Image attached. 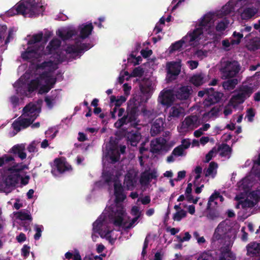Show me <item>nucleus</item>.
Listing matches in <instances>:
<instances>
[{"mask_svg":"<svg viewBox=\"0 0 260 260\" xmlns=\"http://www.w3.org/2000/svg\"><path fill=\"white\" fill-rule=\"evenodd\" d=\"M52 31L44 29L28 39V45L26 50L22 53V58L33 63H37L46 56L49 58L40 64H37L31 73L26 72L14 84L17 95L11 97L10 101L14 106L19 104L22 97L30 96L36 89L42 94L48 92L56 83V71L58 64L67 59L63 52H59L60 41L56 38L52 40L45 49V44L52 36Z\"/></svg>","mask_w":260,"mask_h":260,"instance_id":"nucleus-1","label":"nucleus"},{"mask_svg":"<svg viewBox=\"0 0 260 260\" xmlns=\"http://www.w3.org/2000/svg\"><path fill=\"white\" fill-rule=\"evenodd\" d=\"M121 173L115 171H104L103 179L109 186H113L115 201L106 208L103 213L93 223V231L98 232L102 238L111 244L117 238L118 232L113 230L111 225L120 226L124 220V210L121 202L125 199L120 178Z\"/></svg>","mask_w":260,"mask_h":260,"instance_id":"nucleus-2","label":"nucleus"},{"mask_svg":"<svg viewBox=\"0 0 260 260\" xmlns=\"http://www.w3.org/2000/svg\"><path fill=\"white\" fill-rule=\"evenodd\" d=\"M93 26L91 23L87 22L78 26L79 34L77 35L75 28L72 26L62 27L58 29L56 35L62 40H67L73 36H76L71 43L68 44L64 48L66 54L69 57L76 58L80 56V54L89 49L92 46L83 43L84 40L91 34Z\"/></svg>","mask_w":260,"mask_h":260,"instance_id":"nucleus-3","label":"nucleus"},{"mask_svg":"<svg viewBox=\"0 0 260 260\" xmlns=\"http://www.w3.org/2000/svg\"><path fill=\"white\" fill-rule=\"evenodd\" d=\"M219 13H207L198 20L195 29L200 34L202 43L204 45L207 43L214 41L224 34V31L228 27L230 21L224 18L221 19Z\"/></svg>","mask_w":260,"mask_h":260,"instance_id":"nucleus-4","label":"nucleus"},{"mask_svg":"<svg viewBox=\"0 0 260 260\" xmlns=\"http://www.w3.org/2000/svg\"><path fill=\"white\" fill-rule=\"evenodd\" d=\"M156 84V80L154 77L147 79L143 82L140 85L142 94L141 97L136 96L129 101L127 110V115L126 117L122 118L115 123L116 127H120L126 123L127 119L130 122H132L136 120L138 116L141 114L145 116L147 114L145 107L142 103H146L150 98L155 90Z\"/></svg>","mask_w":260,"mask_h":260,"instance_id":"nucleus-5","label":"nucleus"},{"mask_svg":"<svg viewBox=\"0 0 260 260\" xmlns=\"http://www.w3.org/2000/svg\"><path fill=\"white\" fill-rule=\"evenodd\" d=\"M235 236V231L231 229L228 222L226 221L221 222L215 229L211 238V243L216 246L219 245H225L221 248V254L219 260H234L235 255L230 250L232 239Z\"/></svg>","mask_w":260,"mask_h":260,"instance_id":"nucleus-6","label":"nucleus"},{"mask_svg":"<svg viewBox=\"0 0 260 260\" xmlns=\"http://www.w3.org/2000/svg\"><path fill=\"white\" fill-rule=\"evenodd\" d=\"M29 162L15 163L3 173L0 172V192L8 194L13 190L19 182L18 173L29 169Z\"/></svg>","mask_w":260,"mask_h":260,"instance_id":"nucleus-7","label":"nucleus"},{"mask_svg":"<svg viewBox=\"0 0 260 260\" xmlns=\"http://www.w3.org/2000/svg\"><path fill=\"white\" fill-rule=\"evenodd\" d=\"M45 10L44 0H21L7 12L8 16L21 14L25 17H36Z\"/></svg>","mask_w":260,"mask_h":260,"instance_id":"nucleus-8","label":"nucleus"},{"mask_svg":"<svg viewBox=\"0 0 260 260\" xmlns=\"http://www.w3.org/2000/svg\"><path fill=\"white\" fill-rule=\"evenodd\" d=\"M41 110V102L30 103L22 110L21 116L12 124V127L16 131L14 136L21 129L30 125L38 116Z\"/></svg>","mask_w":260,"mask_h":260,"instance_id":"nucleus-9","label":"nucleus"},{"mask_svg":"<svg viewBox=\"0 0 260 260\" xmlns=\"http://www.w3.org/2000/svg\"><path fill=\"white\" fill-rule=\"evenodd\" d=\"M253 161L254 165L251 172L237 183V192L235 198L236 201L243 199L247 194L249 187L260 180V154Z\"/></svg>","mask_w":260,"mask_h":260,"instance_id":"nucleus-10","label":"nucleus"},{"mask_svg":"<svg viewBox=\"0 0 260 260\" xmlns=\"http://www.w3.org/2000/svg\"><path fill=\"white\" fill-rule=\"evenodd\" d=\"M195 28L190 30L185 36L182 38L180 41H177L172 44L167 51V53L171 54L176 51H180L184 47L187 46L197 47L199 45H203L201 42L202 39L200 34H198Z\"/></svg>","mask_w":260,"mask_h":260,"instance_id":"nucleus-11","label":"nucleus"},{"mask_svg":"<svg viewBox=\"0 0 260 260\" xmlns=\"http://www.w3.org/2000/svg\"><path fill=\"white\" fill-rule=\"evenodd\" d=\"M253 91V86L251 84L243 83L235 91V95L231 99V103L234 106L243 103Z\"/></svg>","mask_w":260,"mask_h":260,"instance_id":"nucleus-12","label":"nucleus"},{"mask_svg":"<svg viewBox=\"0 0 260 260\" xmlns=\"http://www.w3.org/2000/svg\"><path fill=\"white\" fill-rule=\"evenodd\" d=\"M201 124L200 120L196 115L189 116L182 121L177 126L178 132L181 135H185Z\"/></svg>","mask_w":260,"mask_h":260,"instance_id":"nucleus-13","label":"nucleus"},{"mask_svg":"<svg viewBox=\"0 0 260 260\" xmlns=\"http://www.w3.org/2000/svg\"><path fill=\"white\" fill-rule=\"evenodd\" d=\"M241 70L239 63L236 61L224 62L220 69L223 79L233 78L236 76Z\"/></svg>","mask_w":260,"mask_h":260,"instance_id":"nucleus-14","label":"nucleus"},{"mask_svg":"<svg viewBox=\"0 0 260 260\" xmlns=\"http://www.w3.org/2000/svg\"><path fill=\"white\" fill-rule=\"evenodd\" d=\"M256 0H238L237 4L242 6L238 12L242 19H248L253 16L257 12V9L253 7H249L250 4H254Z\"/></svg>","mask_w":260,"mask_h":260,"instance_id":"nucleus-15","label":"nucleus"},{"mask_svg":"<svg viewBox=\"0 0 260 260\" xmlns=\"http://www.w3.org/2000/svg\"><path fill=\"white\" fill-rule=\"evenodd\" d=\"M260 199V190H257L250 192L244 201H240L236 205L237 208L247 210L253 207Z\"/></svg>","mask_w":260,"mask_h":260,"instance_id":"nucleus-16","label":"nucleus"},{"mask_svg":"<svg viewBox=\"0 0 260 260\" xmlns=\"http://www.w3.org/2000/svg\"><path fill=\"white\" fill-rule=\"evenodd\" d=\"M71 170V166L67 162L64 158H61L54 160L52 166L51 173L54 176H58L62 173Z\"/></svg>","mask_w":260,"mask_h":260,"instance_id":"nucleus-17","label":"nucleus"},{"mask_svg":"<svg viewBox=\"0 0 260 260\" xmlns=\"http://www.w3.org/2000/svg\"><path fill=\"white\" fill-rule=\"evenodd\" d=\"M120 152L118 148L115 146H111L110 144L106 145V149L104 152L103 164L105 166L106 161L110 160L115 162L119 160Z\"/></svg>","mask_w":260,"mask_h":260,"instance_id":"nucleus-18","label":"nucleus"},{"mask_svg":"<svg viewBox=\"0 0 260 260\" xmlns=\"http://www.w3.org/2000/svg\"><path fill=\"white\" fill-rule=\"evenodd\" d=\"M167 70V79L171 81L176 79L181 70V61L168 62L166 64Z\"/></svg>","mask_w":260,"mask_h":260,"instance_id":"nucleus-19","label":"nucleus"},{"mask_svg":"<svg viewBox=\"0 0 260 260\" xmlns=\"http://www.w3.org/2000/svg\"><path fill=\"white\" fill-rule=\"evenodd\" d=\"M175 96L172 90L164 89L159 93L158 97V103L169 107L172 105L175 101Z\"/></svg>","mask_w":260,"mask_h":260,"instance_id":"nucleus-20","label":"nucleus"},{"mask_svg":"<svg viewBox=\"0 0 260 260\" xmlns=\"http://www.w3.org/2000/svg\"><path fill=\"white\" fill-rule=\"evenodd\" d=\"M138 180V171L134 169H130L125 176L124 184L127 189H132L136 186Z\"/></svg>","mask_w":260,"mask_h":260,"instance_id":"nucleus-21","label":"nucleus"},{"mask_svg":"<svg viewBox=\"0 0 260 260\" xmlns=\"http://www.w3.org/2000/svg\"><path fill=\"white\" fill-rule=\"evenodd\" d=\"M169 149L166 140L163 138H157L151 142V150L153 153L166 152Z\"/></svg>","mask_w":260,"mask_h":260,"instance_id":"nucleus-22","label":"nucleus"},{"mask_svg":"<svg viewBox=\"0 0 260 260\" xmlns=\"http://www.w3.org/2000/svg\"><path fill=\"white\" fill-rule=\"evenodd\" d=\"M222 93L219 92H215L212 88L207 90V97L204 102L205 106H208L211 104L218 102L222 96Z\"/></svg>","mask_w":260,"mask_h":260,"instance_id":"nucleus-23","label":"nucleus"},{"mask_svg":"<svg viewBox=\"0 0 260 260\" xmlns=\"http://www.w3.org/2000/svg\"><path fill=\"white\" fill-rule=\"evenodd\" d=\"M5 25H0V41L4 40L6 37L5 41V44L7 45L13 39L14 36L17 29L15 27H10L8 30Z\"/></svg>","mask_w":260,"mask_h":260,"instance_id":"nucleus-24","label":"nucleus"},{"mask_svg":"<svg viewBox=\"0 0 260 260\" xmlns=\"http://www.w3.org/2000/svg\"><path fill=\"white\" fill-rule=\"evenodd\" d=\"M131 213L133 215L135 216V217L132 220L128 225H126L127 217L124 213L125 217L120 225H123V226L125 228H131L133 226V225L137 221L138 218L140 216L141 211L137 206H134L132 209Z\"/></svg>","mask_w":260,"mask_h":260,"instance_id":"nucleus-25","label":"nucleus"},{"mask_svg":"<svg viewBox=\"0 0 260 260\" xmlns=\"http://www.w3.org/2000/svg\"><path fill=\"white\" fill-rule=\"evenodd\" d=\"M247 255L251 256H258L260 255V243L252 242L249 243L246 247Z\"/></svg>","mask_w":260,"mask_h":260,"instance_id":"nucleus-26","label":"nucleus"},{"mask_svg":"<svg viewBox=\"0 0 260 260\" xmlns=\"http://www.w3.org/2000/svg\"><path fill=\"white\" fill-rule=\"evenodd\" d=\"M25 144H16L12 147L10 149V152L13 154H17L21 160H23L26 158L27 156L25 152Z\"/></svg>","mask_w":260,"mask_h":260,"instance_id":"nucleus-27","label":"nucleus"},{"mask_svg":"<svg viewBox=\"0 0 260 260\" xmlns=\"http://www.w3.org/2000/svg\"><path fill=\"white\" fill-rule=\"evenodd\" d=\"M234 6L235 3L233 1H231L223 6L220 10L215 12H210L209 13H219L220 14V17L222 18L234 10Z\"/></svg>","mask_w":260,"mask_h":260,"instance_id":"nucleus-28","label":"nucleus"},{"mask_svg":"<svg viewBox=\"0 0 260 260\" xmlns=\"http://www.w3.org/2000/svg\"><path fill=\"white\" fill-rule=\"evenodd\" d=\"M220 109L219 107L215 106L213 107L209 111L205 112L203 115V121L212 120L219 116Z\"/></svg>","mask_w":260,"mask_h":260,"instance_id":"nucleus-29","label":"nucleus"},{"mask_svg":"<svg viewBox=\"0 0 260 260\" xmlns=\"http://www.w3.org/2000/svg\"><path fill=\"white\" fill-rule=\"evenodd\" d=\"M164 121L161 118L156 119L153 123L150 133L152 136H155L164 129Z\"/></svg>","mask_w":260,"mask_h":260,"instance_id":"nucleus-30","label":"nucleus"},{"mask_svg":"<svg viewBox=\"0 0 260 260\" xmlns=\"http://www.w3.org/2000/svg\"><path fill=\"white\" fill-rule=\"evenodd\" d=\"M184 113V109L180 106H174L170 109L168 119L169 121H171L172 119L177 118L181 115H183Z\"/></svg>","mask_w":260,"mask_h":260,"instance_id":"nucleus-31","label":"nucleus"},{"mask_svg":"<svg viewBox=\"0 0 260 260\" xmlns=\"http://www.w3.org/2000/svg\"><path fill=\"white\" fill-rule=\"evenodd\" d=\"M128 142L132 146H136L140 140L141 136L137 130H132L129 132L126 135Z\"/></svg>","mask_w":260,"mask_h":260,"instance_id":"nucleus-32","label":"nucleus"},{"mask_svg":"<svg viewBox=\"0 0 260 260\" xmlns=\"http://www.w3.org/2000/svg\"><path fill=\"white\" fill-rule=\"evenodd\" d=\"M207 77L203 73L193 75L190 79V82L195 86H200L206 82Z\"/></svg>","mask_w":260,"mask_h":260,"instance_id":"nucleus-33","label":"nucleus"},{"mask_svg":"<svg viewBox=\"0 0 260 260\" xmlns=\"http://www.w3.org/2000/svg\"><path fill=\"white\" fill-rule=\"evenodd\" d=\"M157 173L155 171H147L144 172L140 179V182L142 184H146L152 179L156 178Z\"/></svg>","mask_w":260,"mask_h":260,"instance_id":"nucleus-34","label":"nucleus"},{"mask_svg":"<svg viewBox=\"0 0 260 260\" xmlns=\"http://www.w3.org/2000/svg\"><path fill=\"white\" fill-rule=\"evenodd\" d=\"M202 173V168L200 166L196 167L190 175V179H193L194 186L199 185L201 181V175Z\"/></svg>","mask_w":260,"mask_h":260,"instance_id":"nucleus-35","label":"nucleus"},{"mask_svg":"<svg viewBox=\"0 0 260 260\" xmlns=\"http://www.w3.org/2000/svg\"><path fill=\"white\" fill-rule=\"evenodd\" d=\"M127 99V97L124 95H121L116 97L114 95H111L110 97V105L112 106L113 105L116 107L121 106L124 103Z\"/></svg>","mask_w":260,"mask_h":260,"instance_id":"nucleus-36","label":"nucleus"},{"mask_svg":"<svg viewBox=\"0 0 260 260\" xmlns=\"http://www.w3.org/2000/svg\"><path fill=\"white\" fill-rule=\"evenodd\" d=\"M181 204L176 205L174 206V208L177 211L173 215V219L174 220L179 221H180L183 218L186 216V212L183 210L181 209L182 207Z\"/></svg>","mask_w":260,"mask_h":260,"instance_id":"nucleus-37","label":"nucleus"},{"mask_svg":"<svg viewBox=\"0 0 260 260\" xmlns=\"http://www.w3.org/2000/svg\"><path fill=\"white\" fill-rule=\"evenodd\" d=\"M191 88L189 86H183L177 92L176 97L181 100L186 99L190 93Z\"/></svg>","mask_w":260,"mask_h":260,"instance_id":"nucleus-38","label":"nucleus"},{"mask_svg":"<svg viewBox=\"0 0 260 260\" xmlns=\"http://www.w3.org/2000/svg\"><path fill=\"white\" fill-rule=\"evenodd\" d=\"M59 99V96L56 91L52 95L46 97L45 98V102L47 107L51 108L56 103Z\"/></svg>","mask_w":260,"mask_h":260,"instance_id":"nucleus-39","label":"nucleus"},{"mask_svg":"<svg viewBox=\"0 0 260 260\" xmlns=\"http://www.w3.org/2000/svg\"><path fill=\"white\" fill-rule=\"evenodd\" d=\"M218 201L222 202L223 201V198L220 196L218 192L215 191L209 198L208 203V207L210 208L212 206L213 203H214L215 205L217 204Z\"/></svg>","mask_w":260,"mask_h":260,"instance_id":"nucleus-40","label":"nucleus"},{"mask_svg":"<svg viewBox=\"0 0 260 260\" xmlns=\"http://www.w3.org/2000/svg\"><path fill=\"white\" fill-rule=\"evenodd\" d=\"M220 155L221 156L229 158L231 153V148L226 144H221L217 148Z\"/></svg>","mask_w":260,"mask_h":260,"instance_id":"nucleus-41","label":"nucleus"},{"mask_svg":"<svg viewBox=\"0 0 260 260\" xmlns=\"http://www.w3.org/2000/svg\"><path fill=\"white\" fill-rule=\"evenodd\" d=\"M247 48L250 50H255L260 48V39L254 38L250 40L246 45Z\"/></svg>","mask_w":260,"mask_h":260,"instance_id":"nucleus-42","label":"nucleus"},{"mask_svg":"<svg viewBox=\"0 0 260 260\" xmlns=\"http://www.w3.org/2000/svg\"><path fill=\"white\" fill-rule=\"evenodd\" d=\"M192 185L191 183H189L188 184L185 190V194L186 198L188 202L196 204L198 201L199 198H197L196 199H193V197L192 196L191 194L192 192Z\"/></svg>","mask_w":260,"mask_h":260,"instance_id":"nucleus-43","label":"nucleus"},{"mask_svg":"<svg viewBox=\"0 0 260 260\" xmlns=\"http://www.w3.org/2000/svg\"><path fill=\"white\" fill-rule=\"evenodd\" d=\"M217 164L212 162L210 164L208 168L207 169L205 175L206 176L214 178L217 173Z\"/></svg>","mask_w":260,"mask_h":260,"instance_id":"nucleus-44","label":"nucleus"},{"mask_svg":"<svg viewBox=\"0 0 260 260\" xmlns=\"http://www.w3.org/2000/svg\"><path fill=\"white\" fill-rule=\"evenodd\" d=\"M238 83V81L237 79H233L224 82L222 85L224 89L230 90L233 89Z\"/></svg>","mask_w":260,"mask_h":260,"instance_id":"nucleus-45","label":"nucleus"},{"mask_svg":"<svg viewBox=\"0 0 260 260\" xmlns=\"http://www.w3.org/2000/svg\"><path fill=\"white\" fill-rule=\"evenodd\" d=\"M243 35L241 32H237L234 31L230 39L232 42V44L234 45H237L240 44L241 40L243 38Z\"/></svg>","mask_w":260,"mask_h":260,"instance_id":"nucleus-46","label":"nucleus"},{"mask_svg":"<svg viewBox=\"0 0 260 260\" xmlns=\"http://www.w3.org/2000/svg\"><path fill=\"white\" fill-rule=\"evenodd\" d=\"M16 217L21 220H31V217L30 214L25 211H20L15 213Z\"/></svg>","mask_w":260,"mask_h":260,"instance_id":"nucleus-47","label":"nucleus"},{"mask_svg":"<svg viewBox=\"0 0 260 260\" xmlns=\"http://www.w3.org/2000/svg\"><path fill=\"white\" fill-rule=\"evenodd\" d=\"M191 236L189 232H186L184 234V236H182L181 235H177L176 237L177 241L179 243H183L184 242L188 241L191 239Z\"/></svg>","mask_w":260,"mask_h":260,"instance_id":"nucleus-48","label":"nucleus"},{"mask_svg":"<svg viewBox=\"0 0 260 260\" xmlns=\"http://www.w3.org/2000/svg\"><path fill=\"white\" fill-rule=\"evenodd\" d=\"M173 154L176 157L185 156L186 152L183 148L180 145L176 147L173 151Z\"/></svg>","mask_w":260,"mask_h":260,"instance_id":"nucleus-49","label":"nucleus"},{"mask_svg":"<svg viewBox=\"0 0 260 260\" xmlns=\"http://www.w3.org/2000/svg\"><path fill=\"white\" fill-rule=\"evenodd\" d=\"M14 160V157L13 156L9 155H5L2 157H0V167L5 163L10 162L13 163Z\"/></svg>","mask_w":260,"mask_h":260,"instance_id":"nucleus-50","label":"nucleus"},{"mask_svg":"<svg viewBox=\"0 0 260 260\" xmlns=\"http://www.w3.org/2000/svg\"><path fill=\"white\" fill-rule=\"evenodd\" d=\"M58 133V129L56 127H51L46 132V137L50 139H53Z\"/></svg>","mask_w":260,"mask_h":260,"instance_id":"nucleus-51","label":"nucleus"},{"mask_svg":"<svg viewBox=\"0 0 260 260\" xmlns=\"http://www.w3.org/2000/svg\"><path fill=\"white\" fill-rule=\"evenodd\" d=\"M222 45L223 49L227 51L231 49L233 46H234V44H232V42L230 38L228 39L223 40L222 41Z\"/></svg>","mask_w":260,"mask_h":260,"instance_id":"nucleus-52","label":"nucleus"},{"mask_svg":"<svg viewBox=\"0 0 260 260\" xmlns=\"http://www.w3.org/2000/svg\"><path fill=\"white\" fill-rule=\"evenodd\" d=\"M208 142L214 144L215 142L214 139L212 138H210L207 136L202 137L200 139V144L202 146L205 145Z\"/></svg>","mask_w":260,"mask_h":260,"instance_id":"nucleus-53","label":"nucleus"},{"mask_svg":"<svg viewBox=\"0 0 260 260\" xmlns=\"http://www.w3.org/2000/svg\"><path fill=\"white\" fill-rule=\"evenodd\" d=\"M217 148L214 147L206 155L205 159L206 162L209 161L213 157L215 156L217 152Z\"/></svg>","mask_w":260,"mask_h":260,"instance_id":"nucleus-54","label":"nucleus"},{"mask_svg":"<svg viewBox=\"0 0 260 260\" xmlns=\"http://www.w3.org/2000/svg\"><path fill=\"white\" fill-rule=\"evenodd\" d=\"M165 18L164 17H162L160 19L159 22L157 23L154 28V32L156 34H157L159 32H160L162 28V25L165 23Z\"/></svg>","mask_w":260,"mask_h":260,"instance_id":"nucleus-55","label":"nucleus"},{"mask_svg":"<svg viewBox=\"0 0 260 260\" xmlns=\"http://www.w3.org/2000/svg\"><path fill=\"white\" fill-rule=\"evenodd\" d=\"M43 230V226L41 225H36L35 226V230L36 232L34 236V238L36 240H38L41 236V233Z\"/></svg>","mask_w":260,"mask_h":260,"instance_id":"nucleus-56","label":"nucleus"},{"mask_svg":"<svg viewBox=\"0 0 260 260\" xmlns=\"http://www.w3.org/2000/svg\"><path fill=\"white\" fill-rule=\"evenodd\" d=\"M144 73V70L140 67L136 68L132 73L131 76L132 77H141Z\"/></svg>","mask_w":260,"mask_h":260,"instance_id":"nucleus-57","label":"nucleus"},{"mask_svg":"<svg viewBox=\"0 0 260 260\" xmlns=\"http://www.w3.org/2000/svg\"><path fill=\"white\" fill-rule=\"evenodd\" d=\"M131 77L130 75H129V74L126 71H123L121 72L120 74L119 78H118V82L120 83H122L125 80H127L128 78Z\"/></svg>","mask_w":260,"mask_h":260,"instance_id":"nucleus-58","label":"nucleus"},{"mask_svg":"<svg viewBox=\"0 0 260 260\" xmlns=\"http://www.w3.org/2000/svg\"><path fill=\"white\" fill-rule=\"evenodd\" d=\"M198 260H214V258L209 253L204 252L200 254Z\"/></svg>","mask_w":260,"mask_h":260,"instance_id":"nucleus-59","label":"nucleus"},{"mask_svg":"<svg viewBox=\"0 0 260 260\" xmlns=\"http://www.w3.org/2000/svg\"><path fill=\"white\" fill-rule=\"evenodd\" d=\"M37 142L36 141L32 142L27 147V150L30 153H34L37 151V146L38 145Z\"/></svg>","mask_w":260,"mask_h":260,"instance_id":"nucleus-60","label":"nucleus"},{"mask_svg":"<svg viewBox=\"0 0 260 260\" xmlns=\"http://www.w3.org/2000/svg\"><path fill=\"white\" fill-rule=\"evenodd\" d=\"M21 171L19 172L18 173V174H19V181L20 180L21 181V183L22 184V185H26L28 184V182H29V180L30 179V177L29 175H25L24 176H21L20 175V173L21 172Z\"/></svg>","mask_w":260,"mask_h":260,"instance_id":"nucleus-61","label":"nucleus"},{"mask_svg":"<svg viewBox=\"0 0 260 260\" xmlns=\"http://www.w3.org/2000/svg\"><path fill=\"white\" fill-rule=\"evenodd\" d=\"M193 236L196 239L197 242L199 244H202L206 242V240L204 237H200L199 234L197 232H195L193 233Z\"/></svg>","mask_w":260,"mask_h":260,"instance_id":"nucleus-62","label":"nucleus"},{"mask_svg":"<svg viewBox=\"0 0 260 260\" xmlns=\"http://www.w3.org/2000/svg\"><path fill=\"white\" fill-rule=\"evenodd\" d=\"M237 105H235V106L233 105L231 103V101L230 102V104L229 105H228L227 106H226L224 108V114L225 115V116H228L230 114H231L232 112V107H236Z\"/></svg>","mask_w":260,"mask_h":260,"instance_id":"nucleus-63","label":"nucleus"},{"mask_svg":"<svg viewBox=\"0 0 260 260\" xmlns=\"http://www.w3.org/2000/svg\"><path fill=\"white\" fill-rule=\"evenodd\" d=\"M191 145V142L190 140L188 139H184L181 141V144L180 145L182 146V148L185 150V149L188 148Z\"/></svg>","mask_w":260,"mask_h":260,"instance_id":"nucleus-64","label":"nucleus"}]
</instances>
